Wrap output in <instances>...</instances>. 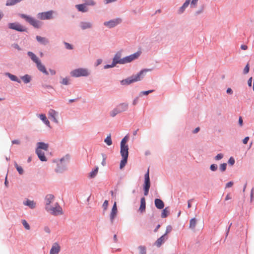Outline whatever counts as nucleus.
I'll use <instances>...</instances> for the list:
<instances>
[{
  "instance_id": "nucleus-1",
  "label": "nucleus",
  "mask_w": 254,
  "mask_h": 254,
  "mask_svg": "<svg viewBox=\"0 0 254 254\" xmlns=\"http://www.w3.org/2000/svg\"><path fill=\"white\" fill-rule=\"evenodd\" d=\"M128 137L126 136L121 142V154L122 156V160L121 161L120 168L122 169L127 163L128 155V147L126 144L128 141Z\"/></svg>"
},
{
  "instance_id": "nucleus-2",
  "label": "nucleus",
  "mask_w": 254,
  "mask_h": 254,
  "mask_svg": "<svg viewBox=\"0 0 254 254\" xmlns=\"http://www.w3.org/2000/svg\"><path fill=\"white\" fill-rule=\"evenodd\" d=\"M150 71L149 69H144L141 70L139 73L136 75H132L127 79L121 81L123 85L129 84L134 82L141 80L147 71Z\"/></svg>"
},
{
  "instance_id": "nucleus-3",
  "label": "nucleus",
  "mask_w": 254,
  "mask_h": 254,
  "mask_svg": "<svg viewBox=\"0 0 254 254\" xmlns=\"http://www.w3.org/2000/svg\"><path fill=\"white\" fill-rule=\"evenodd\" d=\"M50 214L54 216H57L63 214L62 208L60 206L58 202L54 204V206L47 207L46 209Z\"/></svg>"
},
{
  "instance_id": "nucleus-4",
  "label": "nucleus",
  "mask_w": 254,
  "mask_h": 254,
  "mask_svg": "<svg viewBox=\"0 0 254 254\" xmlns=\"http://www.w3.org/2000/svg\"><path fill=\"white\" fill-rule=\"evenodd\" d=\"M20 17L25 19L27 22L35 28H38L41 27L40 22L38 20L30 16L26 15L24 14H21Z\"/></svg>"
},
{
  "instance_id": "nucleus-5",
  "label": "nucleus",
  "mask_w": 254,
  "mask_h": 254,
  "mask_svg": "<svg viewBox=\"0 0 254 254\" xmlns=\"http://www.w3.org/2000/svg\"><path fill=\"white\" fill-rule=\"evenodd\" d=\"M145 180H144V194L146 196L148 195L149 192V190L150 187V182L149 178V168L147 170L146 173L144 176Z\"/></svg>"
},
{
  "instance_id": "nucleus-6",
  "label": "nucleus",
  "mask_w": 254,
  "mask_h": 254,
  "mask_svg": "<svg viewBox=\"0 0 254 254\" xmlns=\"http://www.w3.org/2000/svg\"><path fill=\"white\" fill-rule=\"evenodd\" d=\"M122 21V20L121 18H117L114 19H112L109 21L105 22L104 23V25L109 28H111L120 24Z\"/></svg>"
},
{
  "instance_id": "nucleus-7",
  "label": "nucleus",
  "mask_w": 254,
  "mask_h": 254,
  "mask_svg": "<svg viewBox=\"0 0 254 254\" xmlns=\"http://www.w3.org/2000/svg\"><path fill=\"white\" fill-rule=\"evenodd\" d=\"M88 71L83 68H79L73 70L71 72V74L72 76L79 77L81 76H86L88 75Z\"/></svg>"
},
{
  "instance_id": "nucleus-8",
  "label": "nucleus",
  "mask_w": 254,
  "mask_h": 254,
  "mask_svg": "<svg viewBox=\"0 0 254 254\" xmlns=\"http://www.w3.org/2000/svg\"><path fill=\"white\" fill-rule=\"evenodd\" d=\"M8 27L10 29L20 32L26 31V28L18 23H10L8 24Z\"/></svg>"
},
{
  "instance_id": "nucleus-9",
  "label": "nucleus",
  "mask_w": 254,
  "mask_h": 254,
  "mask_svg": "<svg viewBox=\"0 0 254 254\" xmlns=\"http://www.w3.org/2000/svg\"><path fill=\"white\" fill-rule=\"evenodd\" d=\"M53 11L51 10L47 12L39 13L38 18L41 20L50 19L53 18Z\"/></svg>"
},
{
  "instance_id": "nucleus-10",
  "label": "nucleus",
  "mask_w": 254,
  "mask_h": 254,
  "mask_svg": "<svg viewBox=\"0 0 254 254\" xmlns=\"http://www.w3.org/2000/svg\"><path fill=\"white\" fill-rule=\"evenodd\" d=\"M117 214L118 209L117 206V202L115 201L110 214V218L112 224L114 223V219L117 217Z\"/></svg>"
},
{
  "instance_id": "nucleus-11",
  "label": "nucleus",
  "mask_w": 254,
  "mask_h": 254,
  "mask_svg": "<svg viewBox=\"0 0 254 254\" xmlns=\"http://www.w3.org/2000/svg\"><path fill=\"white\" fill-rule=\"evenodd\" d=\"M140 55L139 52H136L133 54L127 56L124 58V64L130 63L136 59Z\"/></svg>"
},
{
  "instance_id": "nucleus-12",
  "label": "nucleus",
  "mask_w": 254,
  "mask_h": 254,
  "mask_svg": "<svg viewBox=\"0 0 254 254\" xmlns=\"http://www.w3.org/2000/svg\"><path fill=\"white\" fill-rule=\"evenodd\" d=\"M55 197L53 194H48L45 197V209H47V207L51 206V204L54 201Z\"/></svg>"
},
{
  "instance_id": "nucleus-13",
  "label": "nucleus",
  "mask_w": 254,
  "mask_h": 254,
  "mask_svg": "<svg viewBox=\"0 0 254 254\" xmlns=\"http://www.w3.org/2000/svg\"><path fill=\"white\" fill-rule=\"evenodd\" d=\"M167 239L168 237L166 236V234H164L156 240L155 243V245L158 248H159L162 245V244H163Z\"/></svg>"
},
{
  "instance_id": "nucleus-14",
  "label": "nucleus",
  "mask_w": 254,
  "mask_h": 254,
  "mask_svg": "<svg viewBox=\"0 0 254 254\" xmlns=\"http://www.w3.org/2000/svg\"><path fill=\"white\" fill-rule=\"evenodd\" d=\"M60 249L61 248L59 245L58 243H55L52 247L50 252V254H58L60 251Z\"/></svg>"
},
{
  "instance_id": "nucleus-15",
  "label": "nucleus",
  "mask_w": 254,
  "mask_h": 254,
  "mask_svg": "<svg viewBox=\"0 0 254 254\" xmlns=\"http://www.w3.org/2000/svg\"><path fill=\"white\" fill-rule=\"evenodd\" d=\"M113 62L115 65L117 64H124V58L121 59V53L116 54L113 59Z\"/></svg>"
},
{
  "instance_id": "nucleus-16",
  "label": "nucleus",
  "mask_w": 254,
  "mask_h": 254,
  "mask_svg": "<svg viewBox=\"0 0 254 254\" xmlns=\"http://www.w3.org/2000/svg\"><path fill=\"white\" fill-rule=\"evenodd\" d=\"M48 115L50 118L53 119V121L56 123H58V121L56 118V117L58 116V113L57 112L55 111L53 109H50L49 111Z\"/></svg>"
},
{
  "instance_id": "nucleus-17",
  "label": "nucleus",
  "mask_w": 254,
  "mask_h": 254,
  "mask_svg": "<svg viewBox=\"0 0 254 254\" xmlns=\"http://www.w3.org/2000/svg\"><path fill=\"white\" fill-rule=\"evenodd\" d=\"M37 145V148L36 149V150H42V149L45 151L48 150L49 147L48 144L42 142H38Z\"/></svg>"
},
{
  "instance_id": "nucleus-18",
  "label": "nucleus",
  "mask_w": 254,
  "mask_h": 254,
  "mask_svg": "<svg viewBox=\"0 0 254 254\" xmlns=\"http://www.w3.org/2000/svg\"><path fill=\"white\" fill-rule=\"evenodd\" d=\"M191 0H186L183 5L178 10V13L182 14L184 12L185 9L188 6L189 4L191 3Z\"/></svg>"
},
{
  "instance_id": "nucleus-19",
  "label": "nucleus",
  "mask_w": 254,
  "mask_h": 254,
  "mask_svg": "<svg viewBox=\"0 0 254 254\" xmlns=\"http://www.w3.org/2000/svg\"><path fill=\"white\" fill-rule=\"evenodd\" d=\"M154 203L155 206L159 209H163L164 207V203L163 201L159 198H156L155 199Z\"/></svg>"
},
{
  "instance_id": "nucleus-20",
  "label": "nucleus",
  "mask_w": 254,
  "mask_h": 254,
  "mask_svg": "<svg viewBox=\"0 0 254 254\" xmlns=\"http://www.w3.org/2000/svg\"><path fill=\"white\" fill-rule=\"evenodd\" d=\"M37 67L38 69L43 73H45L46 75H48L49 73L47 71L45 66L42 64L41 61H39L38 63L36 64Z\"/></svg>"
},
{
  "instance_id": "nucleus-21",
  "label": "nucleus",
  "mask_w": 254,
  "mask_h": 254,
  "mask_svg": "<svg viewBox=\"0 0 254 254\" xmlns=\"http://www.w3.org/2000/svg\"><path fill=\"white\" fill-rule=\"evenodd\" d=\"M92 26V24L89 22H81L80 23V27L82 30L90 29Z\"/></svg>"
},
{
  "instance_id": "nucleus-22",
  "label": "nucleus",
  "mask_w": 254,
  "mask_h": 254,
  "mask_svg": "<svg viewBox=\"0 0 254 254\" xmlns=\"http://www.w3.org/2000/svg\"><path fill=\"white\" fill-rule=\"evenodd\" d=\"M75 7L79 11L82 12H85L88 11V8L86 5L84 4H77L75 5Z\"/></svg>"
},
{
  "instance_id": "nucleus-23",
  "label": "nucleus",
  "mask_w": 254,
  "mask_h": 254,
  "mask_svg": "<svg viewBox=\"0 0 254 254\" xmlns=\"http://www.w3.org/2000/svg\"><path fill=\"white\" fill-rule=\"evenodd\" d=\"M146 208V202L145 199L144 197H142L140 200V205L139 208V210L141 212H143L145 210Z\"/></svg>"
},
{
  "instance_id": "nucleus-24",
  "label": "nucleus",
  "mask_w": 254,
  "mask_h": 254,
  "mask_svg": "<svg viewBox=\"0 0 254 254\" xmlns=\"http://www.w3.org/2000/svg\"><path fill=\"white\" fill-rule=\"evenodd\" d=\"M36 153L37 154L39 159L41 161H46L47 159L46 157L45 156L44 153L42 152V150H36Z\"/></svg>"
},
{
  "instance_id": "nucleus-25",
  "label": "nucleus",
  "mask_w": 254,
  "mask_h": 254,
  "mask_svg": "<svg viewBox=\"0 0 254 254\" xmlns=\"http://www.w3.org/2000/svg\"><path fill=\"white\" fill-rule=\"evenodd\" d=\"M118 110L121 113L126 111L128 108V104L127 103H122L119 105L117 107Z\"/></svg>"
},
{
  "instance_id": "nucleus-26",
  "label": "nucleus",
  "mask_w": 254,
  "mask_h": 254,
  "mask_svg": "<svg viewBox=\"0 0 254 254\" xmlns=\"http://www.w3.org/2000/svg\"><path fill=\"white\" fill-rule=\"evenodd\" d=\"M37 40L42 44L47 45L49 43V41L45 37H42L40 36H37L36 37Z\"/></svg>"
},
{
  "instance_id": "nucleus-27",
  "label": "nucleus",
  "mask_w": 254,
  "mask_h": 254,
  "mask_svg": "<svg viewBox=\"0 0 254 254\" xmlns=\"http://www.w3.org/2000/svg\"><path fill=\"white\" fill-rule=\"evenodd\" d=\"M28 55L31 58V60L36 64L38 63L40 61L38 58L32 52H28L27 53Z\"/></svg>"
},
{
  "instance_id": "nucleus-28",
  "label": "nucleus",
  "mask_w": 254,
  "mask_h": 254,
  "mask_svg": "<svg viewBox=\"0 0 254 254\" xmlns=\"http://www.w3.org/2000/svg\"><path fill=\"white\" fill-rule=\"evenodd\" d=\"M25 205L29 206L31 208H34L36 206L35 202L33 200L27 199L26 201L23 202Z\"/></svg>"
},
{
  "instance_id": "nucleus-29",
  "label": "nucleus",
  "mask_w": 254,
  "mask_h": 254,
  "mask_svg": "<svg viewBox=\"0 0 254 254\" xmlns=\"http://www.w3.org/2000/svg\"><path fill=\"white\" fill-rule=\"evenodd\" d=\"M39 117L47 126L50 127V122L47 120L45 114H40L39 115Z\"/></svg>"
},
{
  "instance_id": "nucleus-30",
  "label": "nucleus",
  "mask_w": 254,
  "mask_h": 254,
  "mask_svg": "<svg viewBox=\"0 0 254 254\" xmlns=\"http://www.w3.org/2000/svg\"><path fill=\"white\" fill-rule=\"evenodd\" d=\"M196 225V219L195 218H192L190 220L189 228L194 230Z\"/></svg>"
},
{
  "instance_id": "nucleus-31",
  "label": "nucleus",
  "mask_w": 254,
  "mask_h": 254,
  "mask_svg": "<svg viewBox=\"0 0 254 254\" xmlns=\"http://www.w3.org/2000/svg\"><path fill=\"white\" fill-rule=\"evenodd\" d=\"M6 75L12 80L16 81L18 83L20 82V80H19L18 78L14 75L11 74L9 73H6Z\"/></svg>"
},
{
  "instance_id": "nucleus-32",
  "label": "nucleus",
  "mask_w": 254,
  "mask_h": 254,
  "mask_svg": "<svg viewBox=\"0 0 254 254\" xmlns=\"http://www.w3.org/2000/svg\"><path fill=\"white\" fill-rule=\"evenodd\" d=\"M169 214V208L166 207L162 211L161 217L162 218H166L168 216Z\"/></svg>"
},
{
  "instance_id": "nucleus-33",
  "label": "nucleus",
  "mask_w": 254,
  "mask_h": 254,
  "mask_svg": "<svg viewBox=\"0 0 254 254\" xmlns=\"http://www.w3.org/2000/svg\"><path fill=\"white\" fill-rule=\"evenodd\" d=\"M21 79L25 83H28L31 81V76L28 74H26L21 77Z\"/></svg>"
},
{
  "instance_id": "nucleus-34",
  "label": "nucleus",
  "mask_w": 254,
  "mask_h": 254,
  "mask_svg": "<svg viewBox=\"0 0 254 254\" xmlns=\"http://www.w3.org/2000/svg\"><path fill=\"white\" fill-rule=\"evenodd\" d=\"M104 142L109 146L112 144V140L111 139V135L109 134L107 137L105 139Z\"/></svg>"
},
{
  "instance_id": "nucleus-35",
  "label": "nucleus",
  "mask_w": 254,
  "mask_h": 254,
  "mask_svg": "<svg viewBox=\"0 0 254 254\" xmlns=\"http://www.w3.org/2000/svg\"><path fill=\"white\" fill-rule=\"evenodd\" d=\"M98 167H96L94 170L90 173L89 177L91 178L95 177L98 173Z\"/></svg>"
},
{
  "instance_id": "nucleus-36",
  "label": "nucleus",
  "mask_w": 254,
  "mask_h": 254,
  "mask_svg": "<svg viewBox=\"0 0 254 254\" xmlns=\"http://www.w3.org/2000/svg\"><path fill=\"white\" fill-rule=\"evenodd\" d=\"M139 254H146V248L144 246H140L138 247Z\"/></svg>"
},
{
  "instance_id": "nucleus-37",
  "label": "nucleus",
  "mask_w": 254,
  "mask_h": 254,
  "mask_svg": "<svg viewBox=\"0 0 254 254\" xmlns=\"http://www.w3.org/2000/svg\"><path fill=\"white\" fill-rule=\"evenodd\" d=\"M84 3L83 4H85L86 5H94L96 3L93 0H82Z\"/></svg>"
},
{
  "instance_id": "nucleus-38",
  "label": "nucleus",
  "mask_w": 254,
  "mask_h": 254,
  "mask_svg": "<svg viewBox=\"0 0 254 254\" xmlns=\"http://www.w3.org/2000/svg\"><path fill=\"white\" fill-rule=\"evenodd\" d=\"M121 112H119V111L118 110V108L116 107V108H115L114 110H113L111 112H110V115L111 116H112V117H115L117 114L120 113Z\"/></svg>"
},
{
  "instance_id": "nucleus-39",
  "label": "nucleus",
  "mask_w": 254,
  "mask_h": 254,
  "mask_svg": "<svg viewBox=\"0 0 254 254\" xmlns=\"http://www.w3.org/2000/svg\"><path fill=\"white\" fill-rule=\"evenodd\" d=\"M14 166H15L16 170H17V171L19 173V174H20V175L23 174V168H22V167L18 166V165L17 164L16 162H15Z\"/></svg>"
},
{
  "instance_id": "nucleus-40",
  "label": "nucleus",
  "mask_w": 254,
  "mask_h": 254,
  "mask_svg": "<svg viewBox=\"0 0 254 254\" xmlns=\"http://www.w3.org/2000/svg\"><path fill=\"white\" fill-rule=\"evenodd\" d=\"M23 226L26 230H30V227L28 223L27 222V221L25 220H22L21 221Z\"/></svg>"
},
{
  "instance_id": "nucleus-41",
  "label": "nucleus",
  "mask_w": 254,
  "mask_h": 254,
  "mask_svg": "<svg viewBox=\"0 0 254 254\" xmlns=\"http://www.w3.org/2000/svg\"><path fill=\"white\" fill-rule=\"evenodd\" d=\"M227 167L226 163H223L220 165L219 169L222 172H224L226 170Z\"/></svg>"
},
{
  "instance_id": "nucleus-42",
  "label": "nucleus",
  "mask_w": 254,
  "mask_h": 254,
  "mask_svg": "<svg viewBox=\"0 0 254 254\" xmlns=\"http://www.w3.org/2000/svg\"><path fill=\"white\" fill-rule=\"evenodd\" d=\"M198 0H191V8H195L197 3V1Z\"/></svg>"
},
{
  "instance_id": "nucleus-43",
  "label": "nucleus",
  "mask_w": 254,
  "mask_h": 254,
  "mask_svg": "<svg viewBox=\"0 0 254 254\" xmlns=\"http://www.w3.org/2000/svg\"><path fill=\"white\" fill-rule=\"evenodd\" d=\"M61 83L64 85H67L69 84L68 79L67 78H63Z\"/></svg>"
},
{
  "instance_id": "nucleus-44",
  "label": "nucleus",
  "mask_w": 254,
  "mask_h": 254,
  "mask_svg": "<svg viewBox=\"0 0 254 254\" xmlns=\"http://www.w3.org/2000/svg\"><path fill=\"white\" fill-rule=\"evenodd\" d=\"M250 69L249 65L248 64L246 66H245L244 69V73L247 74L249 72Z\"/></svg>"
},
{
  "instance_id": "nucleus-45",
  "label": "nucleus",
  "mask_w": 254,
  "mask_h": 254,
  "mask_svg": "<svg viewBox=\"0 0 254 254\" xmlns=\"http://www.w3.org/2000/svg\"><path fill=\"white\" fill-rule=\"evenodd\" d=\"M64 45L65 46V48L66 49H69V50H71L73 49L72 45H70V44L66 43V42H64Z\"/></svg>"
},
{
  "instance_id": "nucleus-46",
  "label": "nucleus",
  "mask_w": 254,
  "mask_h": 254,
  "mask_svg": "<svg viewBox=\"0 0 254 254\" xmlns=\"http://www.w3.org/2000/svg\"><path fill=\"white\" fill-rule=\"evenodd\" d=\"M102 157H103V160L102 161L101 164L103 166H105L106 165V155L102 154Z\"/></svg>"
},
{
  "instance_id": "nucleus-47",
  "label": "nucleus",
  "mask_w": 254,
  "mask_h": 254,
  "mask_svg": "<svg viewBox=\"0 0 254 254\" xmlns=\"http://www.w3.org/2000/svg\"><path fill=\"white\" fill-rule=\"evenodd\" d=\"M210 169H211V170H212V171H215L217 170V165L216 164H212L211 166H210Z\"/></svg>"
},
{
  "instance_id": "nucleus-48",
  "label": "nucleus",
  "mask_w": 254,
  "mask_h": 254,
  "mask_svg": "<svg viewBox=\"0 0 254 254\" xmlns=\"http://www.w3.org/2000/svg\"><path fill=\"white\" fill-rule=\"evenodd\" d=\"M223 157V155L221 153H220V154H217L215 156V159L216 160H220L221 159H222Z\"/></svg>"
},
{
  "instance_id": "nucleus-49",
  "label": "nucleus",
  "mask_w": 254,
  "mask_h": 254,
  "mask_svg": "<svg viewBox=\"0 0 254 254\" xmlns=\"http://www.w3.org/2000/svg\"><path fill=\"white\" fill-rule=\"evenodd\" d=\"M154 91L153 90H150L145 91H142L141 93L144 95H147L148 94L152 93Z\"/></svg>"
},
{
  "instance_id": "nucleus-50",
  "label": "nucleus",
  "mask_w": 254,
  "mask_h": 254,
  "mask_svg": "<svg viewBox=\"0 0 254 254\" xmlns=\"http://www.w3.org/2000/svg\"><path fill=\"white\" fill-rule=\"evenodd\" d=\"M108 205V201L106 200L103 204V207H104L105 210H106Z\"/></svg>"
},
{
  "instance_id": "nucleus-51",
  "label": "nucleus",
  "mask_w": 254,
  "mask_h": 254,
  "mask_svg": "<svg viewBox=\"0 0 254 254\" xmlns=\"http://www.w3.org/2000/svg\"><path fill=\"white\" fill-rule=\"evenodd\" d=\"M12 46L14 48L17 49L18 51H20L21 50V49L20 48V47L19 46V45L17 44H13L12 45Z\"/></svg>"
},
{
  "instance_id": "nucleus-52",
  "label": "nucleus",
  "mask_w": 254,
  "mask_h": 254,
  "mask_svg": "<svg viewBox=\"0 0 254 254\" xmlns=\"http://www.w3.org/2000/svg\"><path fill=\"white\" fill-rule=\"evenodd\" d=\"M228 163L231 165H233L235 163L234 159L233 157H230L228 160Z\"/></svg>"
},
{
  "instance_id": "nucleus-53",
  "label": "nucleus",
  "mask_w": 254,
  "mask_h": 254,
  "mask_svg": "<svg viewBox=\"0 0 254 254\" xmlns=\"http://www.w3.org/2000/svg\"><path fill=\"white\" fill-rule=\"evenodd\" d=\"M171 231H172V227L171 226H168L167 227L166 231V233L165 234H166V236L167 235V234L168 233H170Z\"/></svg>"
},
{
  "instance_id": "nucleus-54",
  "label": "nucleus",
  "mask_w": 254,
  "mask_h": 254,
  "mask_svg": "<svg viewBox=\"0 0 254 254\" xmlns=\"http://www.w3.org/2000/svg\"><path fill=\"white\" fill-rule=\"evenodd\" d=\"M44 230L46 233H47L48 234H50L51 232V230H50V228L47 226H46L44 228Z\"/></svg>"
},
{
  "instance_id": "nucleus-55",
  "label": "nucleus",
  "mask_w": 254,
  "mask_h": 254,
  "mask_svg": "<svg viewBox=\"0 0 254 254\" xmlns=\"http://www.w3.org/2000/svg\"><path fill=\"white\" fill-rule=\"evenodd\" d=\"M233 185V182H229L226 184V188H231Z\"/></svg>"
},
{
  "instance_id": "nucleus-56",
  "label": "nucleus",
  "mask_w": 254,
  "mask_h": 254,
  "mask_svg": "<svg viewBox=\"0 0 254 254\" xmlns=\"http://www.w3.org/2000/svg\"><path fill=\"white\" fill-rule=\"evenodd\" d=\"M249 140V137H248V136L246 137H245V138L243 140V143H244V144H246L248 143V142Z\"/></svg>"
},
{
  "instance_id": "nucleus-57",
  "label": "nucleus",
  "mask_w": 254,
  "mask_h": 254,
  "mask_svg": "<svg viewBox=\"0 0 254 254\" xmlns=\"http://www.w3.org/2000/svg\"><path fill=\"white\" fill-rule=\"evenodd\" d=\"M252 80H253V78L251 77L249 78V79L248 81V84L249 86H250V87L252 86Z\"/></svg>"
},
{
  "instance_id": "nucleus-58",
  "label": "nucleus",
  "mask_w": 254,
  "mask_h": 254,
  "mask_svg": "<svg viewBox=\"0 0 254 254\" xmlns=\"http://www.w3.org/2000/svg\"><path fill=\"white\" fill-rule=\"evenodd\" d=\"M231 198H232V196H231V194L230 193H228L227 194V195L225 198V200H228L229 199H231Z\"/></svg>"
},
{
  "instance_id": "nucleus-59",
  "label": "nucleus",
  "mask_w": 254,
  "mask_h": 254,
  "mask_svg": "<svg viewBox=\"0 0 254 254\" xmlns=\"http://www.w3.org/2000/svg\"><path fill=\"white\" fill-rule=\"evenodd\" d=\"M114 66H115V64L113 63V64L111 65H109V64L106 65L104 67H105V68H108L114 67Z\"/></svg>"
},
{
  "instance_id": "nucleus-60",
  "label": "nucleus",
  "mask_w": 254,
  "mask_h": 254,
  "mask_svg": "<svg viewBox=\"0 0 254 254\" xmlns=\"http://www.w3.org/2000/svg\"><path fill=\"white\" fill-rule=\"evenodd\" d=\"M239 124L240 126H243V119H242V118L241 117H240L239 118Z\"/></svg>"
},
{
  "instance_id": "nucleus-61",
  "label": "nucleus",
  "mask_w": 254,
  "mask_h": 254,
  "mask_svg": "<svg viewBox=\"0 0 254 254\" xmlns=\"http://www.w3.org/2000/svg\"><path fill=\"white\" fill-rule=\"evenodd\" d=\"M117 0H105V3L106 4H108V3H111V2H115L116 1H117Z\"/></svg>"
},
{
  "instance_id": "nucleus-62",
  "label": "nucleus",
  "mask_w": 254,
  "mask_h": 254,
  "mask_svg": "<svg viewBox=\"0 0 254 254\" xmlns=\"http://www.w3.org/2000/svg\"><path fill=\"white\" fill-rule=\"evenodd\" d=\"M241 48L243 50H246L248 49V46L245 45H242L241 46Z\"/></svg>"
},
{
  "instance_id": "nucleus-63",
  "label": "nucleus",
  "mask_w": 254,
  "mask_h": 254,
  "mask_svg": "<svg viewBox=\"0 0 254 254\" xmlns=\"http://www.w3.org/2000/svg\"><path fill=\"white\" fill-rule=\"evenodd\" d=\"M227 93L228 94H232V93H233L232 90L230 88H228L227 89Z\"/></svg>"
},
{
  "instance_id": "nucleus-64",
  "label": "nucleus",
  "mask_w": 254,
  "mask_h": 254,
  "mask_svg": "<svg viewBox=\"0 0 254 254\" xmlns=\"http://www.w3.org/2000/svg\"><path fill=\"white\" fill-rule=\"evenodd\" d=\"M12 144H19L20 143V141L18 140H14L12 141Z\"/></svg>"
}]
</instances>
